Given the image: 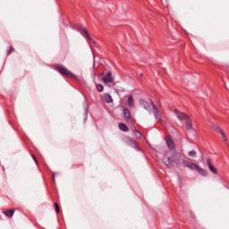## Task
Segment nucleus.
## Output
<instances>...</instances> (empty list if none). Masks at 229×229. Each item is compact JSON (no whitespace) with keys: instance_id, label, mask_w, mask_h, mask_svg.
<instances>
[{"instance_id":"f257e3e1","label":"nucleus","mask_w":229,"mask_h":229,"mask_svg":"<svg viewBox=\"0 0 229 229\" xmlns=\"http://www.w3.org/2000/svg\"><path fill=\"white\" fill-rule=\"evenodd\" d=\"M54 69L55 71H57V72L62 74V76H66V78H78V77H76V75H74V73H72V72L69 71V69H67V67H65L62 64L55 65L54 67Z\"/></svg>"},{"instance_id":"f03ea898","label":"nucleus","mask_w":229,"mask_h":229,"mask_svg":"<svg viewBox=\"0 0 229 229\" xmlns=\"http://www.w3.org/2000/svg\"><path fill=\"white\" fill-rule=\"evenodd\" d=\"M76 28L77 31H79V33H81L82 37H85L87 38L88 44H96V41H94L90 35H89V31L87 30V28H85V26L79 24Z\"/></svg>"},{"instance_id":"7ed1b4c3","label":"nucleus","mask_w":229,"mask_h":229,"mask_svg":"<svg viewBox=\"0 0 229 229\" xmlns=\"http://www.w3.org/2000/svg\"><path fill=\"white\" fill-rule=\"evenodd\" d=\"M163 164L167 167H169L172 164H174V151L168 150L165 153Z\"/></svg>"},{"instance_id":"20e7f679","label":"nucleus","mask_w":229,"mask_h":229,"mask_svg":"<svg viewBox=\"0 0 229 229\" xmlns=\"http://www.w3.org/2000/svg\"><path fill=\"white\" fill-rule=\"evenodd\" d=\"M185 155L180 152L174 151V164L176 165H182L183 164L185 165Z\"/></svg>"},{"instance_id":"39448f33","label":"nucleus","mask_w":229,"mask_h":229,"mask_svg":"<svg viewBox=\"0 0 229 229\" xmlns=\"http://www.w3.org/2000/svg\"><path fill=\"white\" fill-rule=\"evenodd\" d=\"M174 113L179 121H187V119H189L190 117L189 115H187V114L180 112L178 109H175Z\"/></svg>"},{"instance_id":"423d86ee","label":"nucleus","mask_w":229,"mask_h":229,"mask_svg":"<svg viewBox=\"0 0 229 229\" xmlns=\"http://www.w3.org/2000/svg\"><path fill=\"white\" fill-rule=\"evenodd\" d=\"M150 106L152 107V112L154 114L155 120L158 121V115H159L158 107H157V105H155V102H153V100H150Z\"/></svg>"},{"instance_id":"0eeeda50","label":"nucleus","mask_w":229,"mask_h":229,"mask_svg":"<svg viewBox=\"0 0 229 229\" xmlns=\"http://www.w3.org/2000/svg\"><path fill=\"white\" fill-rule=\"evenodd\" d=\"M165 143L167 148H169L170 151H174V141H173V139H171V137L165 138Z\"/></svg>"},{"instance_id":"6e6552de","label":"nucleus","mask_w":229,"mask_h":229,"mask_svg":"<svg viewBox=\"0 0 229 229\" xmlns=\"http://www.w3.org/2000/svg\"><path fill=\"white\" fill-rule=\"evenodd\" d=\"M184 165L188 167V169H191V171H198L199 166L195 163H191L189 161H184Z\"/></svg>"},{"instance_id":"1a4fd4ad","label":"nucleus","mask_w":229,"mask_h":229,"mask_svg":"<svg viewBox=\"0 0 229 229\" xmlns=\"http://www.w3.org/2000/svg\"><path fill=\"white\" fill-rule=\"evenodd\" d=\"M104 83H112L114 81V77H112V72H108L104 77H103Z\"/></svg>"},{"instance_id":"9d476101","label":"nucleus","mask_w":229,"mask_h":229,"mask_svg":"<svg viewBox=\"0 0 229 229\" xmlns=\"http://www.w3.org/2000/svg\"><path fill=\"white\" fill-rule=\"evenodd\" d=\"M123 118L125 119V121L131 120V113H130V110L126 107L123 108Z\"/></svg>"},{"instance_id":"9b49d317","label":"nucleus","mask_w":229,"mask_h":229,"mask_svg":"<svg viewBox=\"0 0 229 229\" xmlns=\"http://www.w3.org/2000/svg\"><path fill=\"white\" fill-rule=\"evenodd\" d=\"M103 100L105 101V103H113L114 102L112 96H110V94H108V93H105L103 95Z\"/></svg>"},{"instance_id":"f8f14e48","label":"nucleus","mask_w":229,"mask_h":229,"mask_svg":"<svg viewBox=\"0 0 229 229\" xmlns=\"http://www.w3.org/2000/svg\"><path fill=\"white\" fill-rule=\"evenodd\" d=\"M128 144H129V146H131V148H133L134 149H136V151H140V148H139V146H137V143L135 142V140H129Z\"/></svg>"},{"instance_id":"ddd939ff","label":"nucleus","mask_w":229,"mask_h":229,"mask_svg":"<svg viewBox=\"0 0 229 229\" xmlns=\"http://www.w3.org/2000/svg\"><path fill=\"white\" fill-rule=\"evenodd\" d=\"M141 106H143V108H145V110H147L148 112H151V106H149V104L144 100H140V101Z\"/></svg>"},{"instance_id":"4468645a","label":"nucleus","mask_w":229,"mask_h":229,"mask_svg":"<svg viewBox=\"0 0 229 229\" xmlns=\"http://www.w3.org/2000/svg\"><path fill=\"white\" fill-rule=\"evenodd\" d=\"M15 213V209H9L4 212V216L7 217H13V214Z\"/></svg>"},{"instance_id":"2eb2a0df","label":"nucleus","mask_w":229,"mask_h":229,"mask_svg":"<svg viewBox=\"0 0 229 229\" xmlns=\"http://www.w3.org/2000/svg\"><path fill=\"white\" fill-rule=\"evenodd\" d=\"M186 128L187 130H192V120L191 117L187 118L186 120Z\"/></svg>"},{"instance_id":"dca6fc26","label":"nucleus","mask_w":229,"mask_h":229,"mask_svg":"<svg viewBox=\"0 0 229 229\" xmlns=\"http://www.w3.org/2000/svg\"><path fill=\"white\" fill-rule=\"evenodd\" d=\"M197 171L199 172V174H200V176H208V173L206 172L205 169L201 168L199 166V168H197Z\"/></svg>"},{"instance_id":"f3484780","label":"nucleus","mask_w":229,"mask_h":229,"mask_svg":"<svg viewBox=\"0 0 229 229\" xmlns=\"http://www.w3.org/2000/svg\"><path fill=\"white\" fill-rule=\"evenodd\" d=\"M119 130H121V131H128V126L125 123H119Z\"/></svg>"},{"instance_id":"a211bd4d","label":"nucleus","mask_w":229,"mask_h":229,"mask_svg":"<svg viewBox=\"0 0 229 229\" xmlns=\"http://www.w3.org/2000/svg\"><path fill=\"white\" fill-rule=\"evenodd\" d=\"M212 128L215 131H217L220 135L225 133V131L222 129H220L217 125H213Z\"/></svg>"},{"instance_id":"6ab92c4d","label":"nucleus","mask_w":229,"mask_h":229,"mask_svg":"<svg viewBox=\"0 0 229 229\" xmlns=\"http://www.w3.org/2000/svg\"><path fill=\"white\" fill-rule=\"evenodd\" d=\"M132 133L136 139H140L142 137V134L137 129H134Z\"/></svg>"},{"instance_id":"aec40b11","label":"nucleus","mask_w":229,"mask_h":229,"mask_svg":"<svg viewBox=\"0 0 229 229\" xmlns=\"http://www.w3.org/2000/svg\"><path fill=\"white\" fill-rule=\"evenodd\" d=\"M197 155H198V152H196V150H191L188 152V156H190L191 158H196Z\"/></svg>"},{"instance_id":"412c9836","label":"nucleus","mask_w":229,"mask_h":229,"mask_svg":"<svg viewBox=\"0 0 229 229\" xmlns=\"http://www.w3.org/2000/svg\"><path fill=\"white\" fill-rule=\"evenodd\" d=\"M128 105H129V106H134V104H133V96H129V97H128Z\"/></svg>"},{"instance_id":"4be33fe9","label":"nucleus","mask_w":229,"mask_h":229,"mask_svg":"<svg viewBox=\"0 0 229 229\" xmlns=\"http://www.w3.org/2000/svg\"><path fill=\"white\" fill-rule=\"evenodd\" d=\"M208 167L211 173H214V174H217V170L214 167V165H211Z\"/></svg>"},{"instance_id":"5701e85b","label":"nucleus","mask_w":229,"mask_h":229,"mask_svg":"<svg viewBox=\"0 0 229 229\" xmlns=\"http://www.w3.org/2000/svg\"><path fill=\"white\" fill-rule=\"evenodd\" d=\"M97 89H98V92H103V90H105V87H103V85H101V84H98Z\"/></svg>"},{"instance_id":"b1692460","label":"nucleus","mask_w":229,"mask_h":229,"mask_svg":"<svg viewBox=\"0 0 229 229\" xmlns=\"http://www.w3.org/2000/svg\"><path fill=\"white\" fill-rule=\"evenodd\" d=\"M84 111H85V115H86L85 121H87V115H89V107H87V106H85Z\"/></svg>"},{"instance_id":"393cba45","label":"nucleus","mask_w":229,"mask_h":229,"mask_svg":"<svg viewBox=\"0 0 229 229\" xmlns=\"http://www.w3.org/2000/svg\"><path fill=\"white\" fill-rule=\"evenodd\" d=\"M55 212L57 214H60V207H58V203H55Z\"/></svg>"},{"instance_id":"a878e982","label":"nucleus","mask_w":229,"mask_h":229,"mask_svg":"<svg viewBox=\"0 0 229 229\" xmlns=\"http://www.w3.org/2000/svg\"><path fill=\"white\" fill-rule=\"evenodd\" d=\"M13 51H15V49L11 47V48H10L9 51L7 52V55H12V53H13Z\"/></svg>"},{"instance_id":"bb28decb","label":"nucleus","mask_w":229,"mask_h":229,"mask_svg":"<svg viewBox=\"0 0 229 229\" xmlns=\"http://www.w3.org/2000/svg\"><path fill=\"white\" fill-rule=\"evenodd\" d=\"M223 137V140H225V142H228V139L226 138V134L224 132V134H221Z\"/></svg>"},{"instance_id":"cd10ccee","label":"nucleus","mask_w":229,"mask_h":229,"mask_svg":"<svg viewBox=\"0 0 229 229\" xmlns=\"http://www.w3.org/2000/svg\"><path fill=\"white\" fill-rule=\"evenodd\" d=\"M56 174H58V173H54L52 174V182H53V183H55V176H56Z\"/></svg>"},{"instance_id":"c85d7f7f","label":"nucleus","mask_w":229,"mask_h":229,"mask_svg":"<svg viewBox=\"0 0 229 229\" xmlns=\"http://www.w3.org/2000/svg\"><path fill=\"white\" fill-rule=\"evenodd\" d=\"M207 165L208 167H210V165H212V163H210V159H207Z\"/></svg>"},{"instance_id":"c756f323","label":"nucleus","mask_w":229,"mask_h":229,"mask_svg":"<svg viewBox=\"0 0 229 229\" xmlns=\"http://www.w3.org/2000/svg\"><path fill=\"white\" fill-rule=\"evenodd\" d=\"M33 160H34L35 164H38V161H37V157H35V156H33Z\"/></svg>"},{"instance_id":"7c9ffc66","label":"nucleus","mask_w":229,"mask_h":229,"mask_svg":"<svg viewBox=\"0 0 229 229\" xmlns=\"http://www.w3.org/2000/svg\"><path fill=\"white\" fill-rule=\"evenodd\" d=\"M190 214L191 217H194V215L192 214V212H190Z\"/></svg>"},{"instance_id":"2f4dec72","label":"nucleus","mask_w":229,"mask_h":229,"mask_svg":"<svg viewBox=\"0 0 229 229\" xmlns=\"http://www.w3.org/2000/svg\"><path fill=\"white\" fill-rule=\"evenodd\" d=\"M140 78H142V73L140 74Z\"/></svg>"}]
</instances>
